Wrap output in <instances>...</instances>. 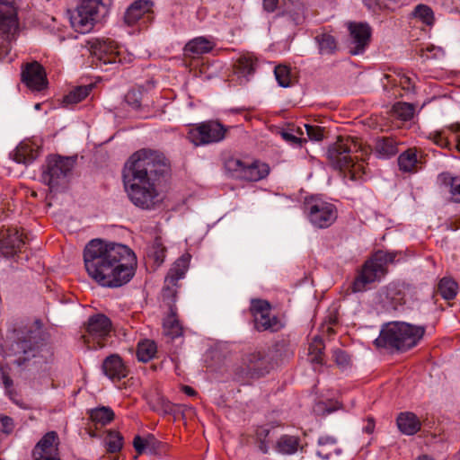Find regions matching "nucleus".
<instances>
[{
  "label": "nucleus",
  "instance_id": "8",
  "mask_svg": "<svg viewBox=\"0 0 460 460\" xmlns=\"http://www.w3.org/2000/svg\"><path fill=\"white\" fill-rule=\"evenodd\" d=\"M75 164L76 156L51 155L46 158L41 181L51 193L59 192L67 186Z\"/></svg>",
  "mask_w": 460,
  "mask_h": 460
},
{
  "label": "nucleus",
  "instance_id": "60",
  "mask_svg": "<svg viewBox=\"0 0 460 460\" xmlns=\"http://www.w3.org/2000/svg\"><path fill=\"white\" fill-rule=\"evenodd\" d=\"M181 391L189 396H195L197 394V392L189 385H182Z\"/></svg>",
  "mask_w": 460,
  "mask_h": 460
},
{
  "label": "nucleus",
  "instance_id": "47",
  "mask_svg": "<svg viewBox=\"0 0 460 460\" xmlns=\"http://www.w3.org/2000/svg\"><path fill=\"white\" fill-rule=\"evenodd\" d=\"M165 249L162 243L155 240L148 252V256L153 258L157 264H161L164 259Z\"/></svg>",
  "mask_w": 460,
  "mask_h": 460
},
{
  "label": "nucleus",
  "instance_id": "20",
  "mask_svg": "<svg viewBox=\"0 0 460 460\" xmlns=\"http://www.w3.org/2000/svg\"><path fill=\"white\" fill-rule=\"evenodd\" d=\"M21 75L22 81L31 90L41 91L47 85L44 68L36 61L26 64Z\"/></svg>",
  "mask_w": 460,
  "mask_h": 460
},
{
  "label": "nucleus",
  "instance_id": "45",
  "mask_svg": "<svg viewBox=\"0 0 460 460\" xmlns=\"http://www.w3.org/2000/svg\"><path fill=\"white\" fill-rule=\"evenodd\" d=\"M274 75L279 86L288 87L291 84L290 70L287 66L279 65L274 69Z\"/></svg>",
  "mask_w": 460,
  "mask_h": 460
},
{
  "label": "nucleus",
  "instance_id": "16",
  "mask_svg": "<svg viewBox=\"0 0 460 460\" xmlns=\"http://www.w3.org/2000/svg\"><path fill=\"white\" fill-rule=\"evenodd\" d=\"M234 172L235 176L242 180L247 181H259L269 176L270 167L267 163L261 160H253L250 164H246L241 160H236Z\"/></svg>",
  "mask_w": 460,
  "mask_h": 460
},
{
  "label": "nucleus",
  "instance_id": "59",
  "mask_svg": "<svg viewBox=\"0 0 460 460\" xmlns=\"http://www.w3.org/2000/svg\"><path fill=\"white\" fill-rule=\"evenodd\" d=\"M2 380L6 389L13 386V380L4 371L2 372Z\"/></svg>",
  "mask_w": 460,
  "mask_h": 460
},
{
  "label": "nucleus",
  "instance_id": "9",
  "mask_svg": "<svg viewBox=\"0 0 460 460\" xmlns=\"http://www.w3.org/2000/svg\"><path fill=\"white\" fill-rule=\"evenodd\" d=\"M93 56V63L99 67L103 65L128 64L132 57L119 49V46L110 39H95L89 41Z\"/></svg>",
  "mask_w": 460,
  "mask_h": 460
},
{
  "label": "nucleus",
  "instance_id": "63",
  "mask_svg": "<svg viewBox=\"0 0 460 460\" xmlns=\"http://www.w3.org/2000/svg\"><path fill=\"white\" fill-rule=\"evenodd\" d=\"M452 130H454L455 132H458L460 130V125L457 124L456 126H452L451 127Z\"/></svg>",
  "mask_w": 460,
  "mask_h": 460
},
{
  "label": "nucleus",
  "instance_id": "36",
  "mask_svg": "<svg viewBox=\"0 0 460 460\" xmlns=\"http://www.w3.org/2000/svg\"><path fill=\"white\" fill-rule=\"evenodd\" d=\"M392 112L397 119L409 121L415 114V106L412 103L397 102L393 105Z\"/></svg>",
  "mask_w": 460,
  "mask_h": 460
},
{
  "label": "nucleus",
  "instance_id": "30",
  "mask_svg": "<svg viewBox=\"0 0 460 460\" xmlns=\"http://www.w3.org/2000/svg\"><path fill=\"white\" fill-rule=\"evenodd\" d=\"M337 439L332 436H322L318 438L316 455L323 459H329L333 454H339Z\"/></svg>",
  "mask_w": 460,
  "mask_h": 460
},
{
  "label": "nucleus",
  "instance_id": "25",
  "mask_svg": "<svg viewBox=\"0 0 460 460\" xmlns=\"http://www.w3.org/2000/svg\"><path fill=\"white\" fill-rule=\"evenodd\" d=\"M40 155V147L31 140L22 141L13 152V160L19 164H31Z\"/></svg>",
  "mask_w": 460,
  "mask_h": 460
},
{
  "label": "nucleus",
  "instance_id": "13",
  "mask_svg": "<svg viewBox=\"0 0 460 460\" xmlns=\"http://www.w3.org/2000/svg\"><path fill=\"white\" fill-rule=\"evenodd\" d=\"M251 311L253 316L254 328L258 332L270 331L276 332L284 326L279 318L271 314V305L266 300H252Z\"/></svg>",
  "mask_w": 460,
  "mask_h": 460
},
{
  "label": "nucleus",
  "instance_id": "38",
  "mask_svg": "<svg viewBox=\"0 0 460 460\" xmlns=\"http://www.w3.org/2000/svg\"><path fill=\"white\" fill-rule=\"evenodd\" d=\"M164 332L172 339L178 338L182 335V327L172 312L164 321Z\"/></svg>",
  "mask_w": 460,
  "mask_h": 460
},
{
  "label": "nucleus",
  "instance_id": "18",
  "mask_svg": "<svg viewBox=\"0 0 460 460\" xmlns=\"http://www.w3.org/2000/svg\"><path fill=\"white\" fill-rule=\"evenodd\" d=\"M59 439L56 431L46 433L32 450L33 460H61L58 456Z\"/></svg>",
  "mask_w": 460,
  "mask_h": 460
},
{
  "label": "nucleus",
  "instance_id": "1",
  "mask_svg": "<svg viewBox=\"0 0 460 460\" xmlns=\"http://www.w3.org/2000/svg\"><path fill=\"white\" fill-rule=\"evenodd\" d=\"M169 172L170 163L164 154L151 149L135 152L123 169V181L129 200L141 209L158 208L162 197L156 186Z\"/></svg>",
  "mask_w": 460,
  "mask_h": 460
},
{
  "label": "nucleus",
  "instance_id": "48",
  "mask_svg": "<svg viewBox=\"0 0 460 460\" xmlns=\"http://www.w3.org/2000/svg\"><path fill=\"white\" fill-rule=\"evenodd\" d=\"M270 429L266 427H259L256 429V438L258 441L259 449L263 453L269 452V445L266 438L269 436Z\"/></svg>",
  "mask_w": 460,
  "mask_h": 460
},
{
  "label": "nucleus",
  "instance_id": "54",
  "mask_svg": "<svg viewBox=\"0 0 460 460\" xmlns=\"http://www.w3.org/2000/svg\"><path fill=\"white\" fill-rule=\"evenodd\" d=\"M281 136H282L283 139H285L286 141H288L291 144L296 145L298 146H301L302 143L306 142L305 138L296 137L290 131H282Z\"/></svg>",
  "mask_w": 460,
  "mask_h": 460
},
{
  "label": "nucleus",
  "instance_id": "41",
  "mask_svg": "<svg viewBox=\"0 0 460 460\" xmlns=\"http://www.w3.org/2000/svg\"><path fill=\"white\" fill-rule=\"evenodd\" d=\"M323 349L324 344L322 339L314 338L309 344L308 356L309 360L315 364H323Z\"/></svg>",
  "mask_w": 460,
  "mask_h": 460
},
{
  "label": "nucleus",
  "instance_id": "4",
  "mask_svg": "<svg viewBox=\"0 0 460 460\" xmlns=\"http://www.w3.org/2000/svg\"><path fill=\"white\" fill-rule=\"evenodd\" d=\"M424 333V326L391 322L382 326L379 336L375 340V345L392 352L406 351L415 347Z\"/></svg>",
  "mask_w": 460,
  "mask_h": 460
},
{
  "label": "nucleus",
  "instance_id": "14",
  "mask_svg": "<svg viewBox=\"0 0 460 460\" xmlns=\"http://www.w3.org/2000/svg\"><path fill=\"white\" fill-rule=\"evenodd\" d=\"M18 29L17 13L9 2L0 0V52H7Z\"/></svg>",
  "mask_w": 460,
  "mask_h": 460
},
{
  "label": "nucleus",
  "instance_id": "58",
  "mask_svg": "<svg viewBox=\"0 0 460 460\" xmlns=\"http://www.w3.org/2000/svg\"><path fill=\"white\" fill-rule=\"evenodd\" d=\"M375 429V420L372 417L367 419V424L363 427V431L367 434H372Z\"/></svg>",
  "mask_w": 460,
  "mask_h": 460
},
{
  "label": "nucleus",
  "instance_id": "37",
  "mask_svg": "<svg viewBox=\"0 0 460 460\" xmlns=\"http://www.w3.org/2000/svg\"><path fill=\"white\" fill-rule=\"evenodd\" d=\"M458 285L450 278H443L438 285V293L446 300L454 299L457 294Z\"/></svg>",
  "mask_w": 460,
  "mask_h": 460
},
{
  "label": "nucleus",
  "instance_id": "55",
  "mask_svg": "<svg viewBox=\"0 0 460 460\" xmlns=\"http://www.w3.org/2000/svg\"><path fill=\"white\" fill-rule=\"evenodd\" d=\"M364 5L372 12L382 10V4L379 0H362Z\"/></svg>",
  "mask_w": 460,
  "mask_h": 460
},
{
  "label": "nucleus",
  "instance_id": "42",
  "mask_svg": "<svg viewBox=\"0 0 460 460\" xmlns=\"http://www.w3.org/2000/svg\"><path fill=\"white\" fill-rule=\"evenodd\" d=\"M105 443L108 452L117 453L122 448L123 437L118 431L111 430L108 432Z\"/></svg>",
  "mask_w": 460,
  "mask_h": 460
},
{
  "label": "nucleus",
  "instance_id": "53",
  "mask_svg": "<svg viewBox=\"0 0 460 460\" xmlns=\"http://www.w3.org/2000/svg\"><path fill=\"white\" fill-rule=\"evenodd\" d=\"M126 102L134 110L141 107V93L138 91H129L125 96Z\"/></svg>",
  "mask_w": 460,
  "mask_h": 460
},
{
  "label": "nucleus",
  "instance_id": "51",
  "mask_svg": "<svg viewBox=\"0 0 460 460\" xmlns=\"http://www.w3.org/2000/svg\"><path fill=\"white\" fill-rule=\"evenodd\" d=\"M14 429L13 420L8 416H0V441L3 436H8Z\"/></svg>",
  "mask_w": 460,
  "mask_h": 460
},
{
  "label": "nucleus",
  "instance_id": "46",
  "mask_svg": "<svg viewBox=\"0 0 460 460\" xmlns=\"http://www.w3.org/2000/svg\"><path fill=\"white\" fill-rule=\"evenodd\" d=\"M292 4L293 9H289L288 7L286 10V14L295 24H300L305 19V6L300 2H296V4Z\"/></svg>",
  "mask_w": 460,
  "mask_h": 460
},
{
  "label": "nucleus",
  "instance_id": "31",
  "mask_svg": "<svg viewBox=\"0 0 460 460\" xmlns=\"http://www.w3.org/2000/svg\"><path fill=\"white\" fill-rule=\"evenodd\" d=\"M300 444V439L296 436L283 435L276 442L275 448L277 452L282 455L295 454Z\"/></svg>",
  "mask_w": 460,
  "mask_h": 460
},
{
  "label": "nucleus",
  "instance_id": "27",
  "mask_svg": "<svg viewBox=\"0 0 460 460\" xmlns=\"http://www.w3.org/2000/svg\"><path fill=\"white\" fill-rule=\"evenodd\" d=\"M214 48V43L204 37H198L190 40L184 47V55L196 58L208 53Z\"/></svg>",
  "mask_w": 460,
  "mask_h": 460
},
{
  "label": "nucleus",
  "instance_id": "34",
  "mask_svg": "<svg viewBox=\"0 0 460 460\" xmlns=\"http://www.w3.org/2000/svg\"><path fill=\"white\" fill-rule=\"evenodd\" d=\"M93 88L92 84L77 86L64 96L63 102L65 105L76 104L86 98Z\"/></svg>",
  "mask_w": 460,
  "mask_h": 460
},
{
  "label": "nucleus",
  "instance_id": "32",
  "mask_svg": "<svg viewBox=\"0 0 460 460\" xmlns=\"http://www.w3.org/2000/svg\"><path fill=\"white\" fill-rule=\"evenodd\" d=\"M321 55H332L335 52L337 42L335 38L329 33H320L314 37Z\"/></svg>",
  "mask_w": 460,
  "mask_h": 460
},
{
  "label": "nucleus",
  "instance_id": "19",
  "mask_svg": "<svg viewBox=\"0 0 460 460\" xmlns=\"http://www.w3.org/2000/svg\"><path fill=\"white\" fill-rule=\"evenodd\" d=\"M189 266V259L186 256L180 257L169 270L163 288L164 297H173L176 294L178 281L184 278Z\"/></svg>",
  "mask_w": 460,
  "mask_h": 460
},
{
  "label": "nucleus",
  "instance_id": "12",
  "mask_svg": "<svg viewBox=\"0 0 460 460\" xmlns=\"http://www.w3.org/2000/svg\"><path fill=\"white\" fill-rule=\"evenodd\" d=\"M227 128L217 120H208L197 124L188 132V139L196 146L221 141Z\"/></svg>",
  "mask_w": 460,
  "mask_h": 460
},
{
  "label": "nucleus",
  "instance_id": "57",
  "mask_svg": "<svg viewBox=\"0 0 460 460\" xmlns=\"http://www.w3.org/2000/svg\"><path fill=\"white\" fill-rule=\"evenodd\" d=\"M279 0H263V7L269 12H274L278 6Z\"/></svg>",
  "mask_w": 460,
  "mask_h": 460
},
{
  "label": "nucleus",
  "instance_id": "5",
  "mask_svg": "<svg viewBox=\"0 0 460 460\" xmlns=\"http://www.w3.org/2000/svg\"><path fill=\"white\" fill-rule=\"evenodd\" d=\"M13 341L8 347V356H14L13 363L22 365L31 358L36 357L37 353L43 350L45 333L40 321H36L30 326L19 330H13Z\"/></svg>",
  "mask_w": 460,
  "mask_h": 460
},
{
  "label": "nucleus",
  "instance_id": "7",
  "mask_svg": "<svg viewBox=\"0 0 460 460\" xmlns=\"http://www.w3.org/2000/svg\"><path fill=\"white\" fill-rule=\"evenodd\" d=\"M397 252H384L378 250L368 258L361 267L358 276L351 284L353 293L363 292L367 286L380 281L388 272L389 264L396 261Z\"/></svg>",
  "mask_w": 460,
  "mask_h": 460
},
{
  "label": "nucleus",
  "instance_id": "3",
  "mask_svg": "<svg viewBox=\"0 0 460 460\" xmlns=\"http://www.w3.org/2000/svg\"><path fill=\"white\" fill-rule=\"evenodd\" d=\"M283 348V343L277 342L267 349L260 348L245 352L240 365L234 368V377L239 381H249L269 375L281 360Z\"/></svg>",
  "mask_w": 460,
  "mask_h": 460
},
{
  "label": "nucleus",
  "instance_id": "28",
  "mask_svg": "<svg viewBox=\"0 0 460 460\" xmlns=\"http://www.w3.org/2000/svg\"><path fill=\"white\" fill-rule=\"evenodd\" d=\"M438 183L440 187L448 190L455 202L460 203V176H454L448 172H444L438 174Z\"/></svg>",
  "mask_w": 460,
  "mask_h": 460
},
{
  "label": "nucleus",
  "instance_id": "44",
  "mask_svg": "<svg viewBox=\"0 0 460 460\" xmlns=\"http://www.w3.org/2000/svg\"><path fill=\"white\" fill-rule=\"evenodd\" d=\"M155 443L156 440L153 436H149L147 438L143 439L137 435L134 438L133 447L138 455H142L146 448H150L151 451H154Z\"/></svg>",
  "mask_w": 460,
  "mask_h": 460
},
{
  "label": "nucleus",
  "instance_id": "11",
  "mask_svg": "<svg viewBox=\"0 0 460 460\" xmlns=\"http://www.w3.org/2000/svg\"><path fill=\"white\" fill-rule=\"evenodd\" d=\"M100 7L97 0H83L70 15L72 27L80 33L89 32L100 18Z\"/></svg>",
  "mask_w": 460,
  "mask_h": 460
},
{
  "label": "nucleus",
  "instance_id": "21",
  "mask_svg": "<svg viewBox=\"0 0 460 460\" xmlns=\"http://www.w3.org/2000/svg\"><path fill=\"white\" fill-rule=\"evenodd\" d=\"M25 244L22 234L15 228L0 230V252L4 257H10L21 251Z\"/></svg>",
  "mask_w": 460,
  "mask_h": 460
},
{
  "label": "nucleus",
  "instance_id": "39",
  "mask_svg": "<svg viewBox=\"0 0 460 460\" xmlns=\"http://www.w3.org/2000/svg\"><path fill=\"white\" fill-rule=\"evenodd\" d=\"M157 351L156 344L155 341L146 340L137 345V357L139 361L147 362L151 360Z\"/></svg>",
  "mask_w": 460,
  "mask_h": 460
},
{
  "label": "nucleus",
  "instance_id": "10",
  "mask_svg": "<svg viewBox=\"0 0 460 460\" xmlns=\"http://www.w3.org/2000/svg\"><path fill=\"white\" fill-rule=\"evenodd\" d=\"M305 212L310 223L316 228H328L337 219L335 205L317 197L305 199Z\"/></svg>",
  "mask_w": 460,
  "mask_h": 460
},
{
  "label": "nucleus",
  "instance_id": "56",
  "mask_svg": "<svg viewBox=\"0 0 460 460\" xmlns=\"http://www.w3.org/2000/svg\"><path fill=\"white\" fill-rule=\"evenodd\" d=\"M433 139L435 143L441 147H447L449 145L448 140L440 132H435Z\"/></svg>",
  "mask_w": 460,
  "mask_h": 460
},
{
  "label": "nucleus",
  "instance_id": "15",
  "mask_svg": "<svg viewBox=\"0 0 460 460\" xmlns=\"http://www.w3.org/2000/svg\"><path fill=\"white\" fill-rule=\"evenodd\" d=\"M232 61V84H246L255 73L257 59L250 53H238Z\"/></svg>",
  "mask_w": 460,
  "mask_h": 460
},
{
  "label": "nucleus",
  "instance_id": "52",
  "mask_svg": "<svg viewBox=\"0 0 460 460\" xmlns=\"http://www.w3.org/2000/svg\"><path fill=\"white\" fill-rule=\"evenodd\" d=\"M307 137L313 141H321L323 137V130L320 126L304 124Z\"/></svg>",
  "mask_w": 460,
  "mask_h": 460
},
{
  "label": "nucleus",
  "instance_id": "61",
  "mask_svg": "<svg viewBox=\"0 0 460 460\" xmlns=\"http://www.w3.org/2000/svg\"><path fill=\"white\" fill-rule=\"evenodd\" d=\"M217 404L219 406H223V407H226V399L224 398V396H220L217 400Z\"/></svg>",
  "mask_w": 460,
  "mask_h": 460
},
{
  "label": "nucleus",
  "instance_id": "49",
  "mask_svg": "<svg viewBox=\"0 0 460 460\" xmlns=\"http://www.w3.org/2000/svg\"><path fill=\"white\" fill-rule=\"evenodd\" d=\"M332 357L337 366L341 368H346L350 363L349 354L341 349H333Z\"/></svg>",
  "mask_w": 460,
  "mask_h": 460
},
{
  "label": "nucleus",
  "instance_id": "64",
  "mask_svg": "<svg viewBox=\"0 0 460 460\" xmlns=\"http://www.w3.org/2000/svg\"><path fill=\"white\" fill-rule=\"evenodd\" d=\"M456 141H457L456 147H457L458 151L460 152V136L457 137Z\"/></svg>",
  "mask_w": 460,
  "mask_h": 460
},
{
  "label": "nucleus",
  "instance_id": "26",
  "mask_svg": "<svg viewBox=\"0 0 460 460\" xmlns=\"http://www.w3.org/2000/svg\"><path fill=\"white\" fill-rule=\"evenodd\" d=\"M399 430L407 436H412L420 430L421 422L417 415L411 411L399 413L396 418Z\"/></svg>",
  "mask_w": 460,
  "mask_h": 460
},
{
  "label": "nucleus",
  "instance_id": "29",
  "mask_svg": "<svg viewBox=\"0 0 460 460\" xmlns=\"http://www.w3.org/2000/svg\"><path fill=\"white\" fill-rule=\"evenodd\" d=\"M374 150L378 158L388 159L398 153L397 143L390 137H377Z\"/></svg>",
  "mask_w": 460,
  "mask_h": 460
},
{
  "label": "nucleus",
  "instance_id": "2",
  "mask_svg": "<svg viewBox=\"0 0 460 460\" xmlns=\"http://www.w3.org/2000/svg\"><path fill=\"white\" fill-rule=\"evenodd\" d=\"M84 262L88 275L98 284L119 288L135 275L137 257L127 245L93 239L84 249Z\"/></svg>",
  "mask_w": 460,
  "mask_h": 460
},
{
  "label": "nucleus",
  "instance_id": "6",
  "mask_svg": "<svg viewBox=\"0 0 460 460\" xmlns=\"http://www.w3.org/2000/svg\"><path fill=\"white\" fill-rule=\"evenodd\" d=\"M358 151V146L350 137H339L329 146L326 155L332 166L341 171L347 170L345 177L358 181L366 174V166L355 162L351 154Z\"/></svg>",
  "mask_w": 460,
  "mask_h": 460
},
{
  "label": "nucleus",
  "instance_id": "43",
  "mask_svg": "<svg viewBox=\"0 0 460 460\" xmlns=\"http://www.w3.org/2000/svg\"><path fill=\"white\" fill-rule=\"evenodd\" d=\"M176 407L182 409V411L185 409L191 410L190 407H187L186 405H174L170 401L163 397H159L157 399L155 405L154 406V410L162 414H172L175 412Z\"/></svg>",
  "mask_w": 460,
  "mask_h": 460
},
{
  "label": "nucleus",
  "instance_id": "24",
  "mask_svg": "<svg viewBox=\"0 0 460 460\" xmlns=\"http://www.w3.org/2000/svg\"><path fill=\"white\" fill-rule=\"evenodd\" d=\"M153 2L150 0H137L127 9L124 16L125 22L131 26L136 24L141 19L150 17L152 13Z\"/></svg>",
  "mask_w": 460,
  "mask_h": 460
},
{
  "label": "nucleus",
  "instance_id": "62",
  "mask_svg": "<svg viewBox=\"0 0 460 460\" xmlns=\"http://www.w3.org/2000/svg\"><path fill=\"white\" fill-rule=\"evenodd\" d=\"M416 460H433V459L428 456H419Z\"/></svg>",
  "mask_w": 460,
  "mask_h": 460
},
{
  "label": "nucleus",
  "instance_id": "22",
  "mask_svg": "<svg viewBox=\"0 0 460 460\" xmlns=\"http://www.w3.org/2000/svg\"><path fill=\"white\" fill-rule=\"evenodd\" d=\"M348 29L351 37V44L354 45V49L350 50L351 54L362 53L370 41V26L367 22H349Z\"/></svg>",
  "mask_w": 460,
  "mask_h": 460
},
{
  "label": "nucleus",
  "instance_id": "17",
  "mask_svg": "<svg viewBox=\"0 0 460 460\" xmlns=\"http://www.w3.org/2000/svg\"><path fill=\"white\" fill-rule=\"evenodd\" d=\"M88 340L97 343L98 348L106 346L105 340L111 332V321L106 315L98 314L91 316L87 323Z\"/></svg>",
  "mask_w": 460,
  "mask_h": 460
},
{
  "label": "nucleus",
  "instance_id": "40",
  "mask_svg": "<svg viewBox=\"0 0 460 460\" xmlns=\"http://www.w3.org/2000/svg\"><path fill=\"white\" fill-rule=\"evenodd\" d=\"M412 17L419 19L422 23L427 26H432L435 22L434 12L432 9L424 4H420L415 6L411 13Z\"/></svg>",
  "mask_w": 460,
  "mask_h": 460
},
{
  "label": "nucleus",
  "instance_id": "23",
  "mask_svg": "<svg viewBox=\"0 0 460 460\" xmlns=\"http://www.w3.org/2000/svg\"><path fill=\"white\" fill-rule=\"evenodd\" d=\"M102 369L103 374L112 381H119L128 374V367L118 354L108 356L102 362Z\"/></svg>",
  "mask_w": 460,
  "mask_h": 460
},
{
  "label": "nucleus",
  "instance_id": "35",
  "mask_svg": "<svg viewBox=\"0 0 460 460\" xmlns=\"http://www.w3.org/2000/svg\"><path fill=\"white\" fill-rule=\"evenodd\" d=\"M418 164L416 151L408 149L402 153L398 157V165L401 171L404 172H411L415 170Z\"/></svg>",
  "mask_w": 460,
  "mask_h": 460
},
{
  "label": "nucleus",
  "instance_id": "50",
  "mask_svg": "<svg viewBox=\"0 0 460 460\" xmlns=\"http://www.w3.org/2000/svg\"><path fill=\"white\" fill-rule=\"evenodd\" d=\"M395 84H398L405 93H411L414 92L415 83L413 79L404 74L398 75V80Z\"/></svg>",
  "mask_w": 460,
  "mask_h": 460
},
{
  "label": "nucleus",
  "instance_id": "33",
  "mask_svg": "<svg viewBox=\"0 0 460 460\" xmlns=\"http://www.w3.org/2000/svg\"><path fill=\"white\" fill-rule=\"evenodd\" d=\"M114 411L110 407H98L90 411V418L95 425L105 426L114 419Z\"/></svg>",
  "mask_w": 460,
  "mask_h": 460
}]
</instances>
